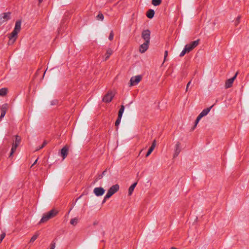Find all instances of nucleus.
Listing matches in <instances>:
<instances>
[{"instance_id":"25","label":"nucleus","mask_w":249,"mask_h":249,"mask_svg":"<svg viewBox=\"0 0 249 249\" xmlns=\"http://www.w3.org/2000/svg\"><path fill=\"white\" fill-rule=\"evenodd\" d=\"M77 222H78V219L77 218H73V219H71V221H70V223L72 225H75L77 224Z\"/></svg>"},{"instance_id":"5","label":"nucleus","mask_w":249,"mask_h":249,"mask_svg":"<svg viewBox=\"0 0 249 249\" xmlns=\"http://www.w3.org/2000/svg\"><path fill=\"white\" fill-rule=\"evenodd\" d=\"M199 42V39H197V40L193 41L190 43L186 45L185 46V49L187 50L188 53L192 51L194 48H195L198 44Z\"/></svg>"},{"instance_id":"2","label":"nucleus","mask_w":249,"mask_h":249,"mask_svg":"<svg viewBox=\"0 0 249 249\" xmlns=\"http://www.w3.org/2000/svg\"><path fill=\"white\" fill-rule=\"evenodd\" d=\"M58 212L55 209H52L50 211L44 213L42 218L40 220V223H44L48 221L49 219L55 216Z\"/></svg>"},{"instance_id":"31","label":"nucleus","mask_w":249,"mask_h":249,"mask_svg":"<svg viewBox=\"0 0 249 249\" xmlns=\"http://www.w3.org/2000/svg\"><path fill=\"white\" fill-rule=\"evenodd\" d=\"M113 37H114L113 32V31H111L110 33L109 37H108V39L110 40H112L113 39Z\"/></svg>"},{"instance_id":"38","label":"nucleus","mask_w":249,"mask_h":249,"mask_svg":"<svg viewBox=\"0 0 249 249\" xmlns=\"http://www.w3.org/2000/svg\"><path fill=\"white\" fill-rule=\"evenodd\" d=\"M170 249H177L175 247H172Z\"/></svg>"},{"instance_id":"22","label":"nucleus","mask_w":249,"mask_h":249,"mask_svg":"<svg viewBox=\"0 0 249 249\" xmlns=\"http://www.w3.org/2000/svg\"><path fill=\"white\" fill-rule=\"evenodd\" d=\"M161 0H152V4L154 6H158L161 3Z\"/></svg>"},{"instance_id":"7","label":"nucleus","mask_w":249,"mask_h":249,"mask_svg":"<svg viewBox=\"0 0 249 249\" xmlns=\"http://www.w3.org/2000/svg\"><path fill=\"white\" fill-rule=\"evenodd\" d=\"M114 96V93L112 91H109L103 97V101L105 103L111 102Z\"/></svg>"},{"instance_id":"34","label":"nucleus","mask_w":249,"mask_h":249,"mask_svg":"<svg viewBox=\"0 0 249 249\" xmlns=\"http://www.w3.org/2000/svg\"><path fill=\"white\" fill-rule=\"evenodd\" d=\"M55 244L54 243H52L51 244V246H50V249H54L55 248Z\"/></svg>"},{"instance_id":"14","label":"nucleus","mask_w":249,"mask_h":249,"mask_svg":"<svg viewBox=\"0 0 249 249\" xmlns=\"http://www.w3.org/2000/svg\"><path fill=\"white\" fill-rule=\"evenodd\" d=\"M69 146L65 145L62 149L61 151V156L63 157L64 160L67 156L68 154Z\"/></svg>"},{"instance_id":"6","label":"nucleus","mask_w":249,"mask_h":249,"mask_svg":"<svg viewBox=\"0 0 249 249\" xmlns=\"http://www.w3.org/2000/svg\"><path fill=\"white\" fill-rule=\"evenodd\" d=\"M142 79V75H136L131 77L130 80V86L137 85Z\"/></svg>"},{"instance_id":"28","label":"nucleus","mask_w":249,"mask_h":249,"mask_svg":"<svg viewBox=\"0 0 249 249\" xmlns=\"http://www.w3.org/2000/svg\"><path fill=\"white\" fill-rule=\"evenodd\" d=\"M121 118H122V117H120L118 116V118H117V120L116 121L115 123V126H116V127H118V125H119V124H120V122H121Z\"/></svg>"},{"instance_id":"21","label":"nucleus","mask_w":249,"mask_h":249,"mask_svg":"<svg viewBox=\"0 0 249 249\" xmlns=\"http://www.w3.org/2000/svg\"><path fill=\"white\" fill-rule=\"evenodd\" d=\"M8 91V89L7 88H2L0 89V96H5L6 95Z\"/></svg>"},{"instance_id":"30","label":"nucleus","mask_w":249,"mask_h":249,"mask_svg":"<svg viewBox=\"0 0 249 249\" xmlns=\"http://www.w3.org/2000/svg\"><path fill=\"white\" fill-rule=\"evenodd\" d=\"M186 53H188V52L184 47V49L180 54V56H183Z\"/></svg>"},{"instance_id":"1","label":"nucleus","mask_w":249,"mask_h":249,"mask_svg":"<svg viewBox=\"0 0 249 249\" xmlns=\"http://www.w3.org/2000/svg\"><path fill=\"white\" fill-rule=\"evenodd\" d=\"M21 30V22L18 20L16 22L15 26L13 32L9 35L8 44L12 45L18 38V34Z\"/></svg>"},{"instance_id":"17","label":"nucleus","mask_w":249,"mask_h":249,"mask_svg":"<svg viewBox=\"0 0 249 249\" xmlns=\"http://www.w3.org/2000/svg\"><path fill=\"white\" fill-rule=\"evenodd\" d=\"M112 53H113V51L111 49L109 48L107 50L106 53H105V54L104 55V58H105V61L107 60L109 58L110 56L112 54Z\"/></svg>"},{"instance_id":"29","label":"nucleus","mask_w":249,"mask_h":249,"mask_svg":"<svg viewBox=\"0 0 249 249\" xmlns=\"http://www.w3.org/2000/svg\"><path fill=\"white\" fill-rule=\"evenodd\" d=\"M201 118H199V117L198 116L196 121H195V126H194V127L193 128V130H194L195 129V128L196 127V126L197 125V124L198 123L199 121H200V120L201 119Z\"/></svg>"},{"instance_id":"3","label":"nucleus","mask_w":249,"mask_h":249,"mask_svg":"<svg viewBox=\"0 0 249 249\" xmlns=\"http://www.w3.org/2000/svg\"><path fill=\"white\" fill-rule=\"evenodd\" d=\"M120 188V186L118 184L111 186L107 190V193L104 197V201H105L107 199L109 198L117 192Z\"/></svg>"},{"instance_id":"4","label":"nucleus","mask_w":249,"mask_h":249,"mask_svg":"<svg viewBox=\"0 0 249 249\" xmlns=\"http://www.w3.org/2000/svg\"><path fill=\"white\" fill-rule=\"evenodd\" d=\"M15 140L13 141L12 146L9 155V158L12 157L14 153L15 152L17 147L19 145L21 142V138L18 136H15Z\"/></svg>"},{"instance_id":"35","label":"nucleus","mask_w":249,"mask_h":249,"mask_svg":"<svg viewBox=\"0 0 249 249\" xmlns=\"http://www.w3.org/2000/svg\"><path fill=\"white\" fill-rule=\"evenodd\" d=\"M167 55H168V52L167 51H166L165 52V54H164V61H165Z\"/></svg>"},{"instance_id":"20","label":"nucleus","mask_w":249,"mask_h":249,"mask_svg":"<svg viewBox=\"0 0 249 249\" xmlns=\"http://www.w3.org/2000/svg\"><path fill=\"white\" fill-rule=\"evenodd\" d=\"M154 11L152 9H149L146 12V16L149 18H152L154 15Z\"/></svg>"},{"instance_id":"39","label":"nucleus","mask_w":249,"mask_h":249,"mask_svg":"<svg viewBox=\"0 0 249 249\" xmlns=\"http://www.w3.org/2000/svg\"><path fill=\"white\" fill-rule=\"evenodd\" d=\"M37 160H36L35 161V162H34V164H36V163Z\"/></svg>"},{"instance_id":"11","label":"nucleus","mask_w":249,"mask_h":249,"mask_svg":"<svg viewBox=\"0 0 249 249\" xmlns=\"http://www.w3.org/2000/svg\"><path fill=\"white\" fill-rule=\"evenodd\" d=\"M93 192L96 196H99L103 195L105 192V190L102 187H96L94 189Z\"/></svg>"},{"instance_id":"32","label":"nucleus","mask_w":249,"mask_h":249,"mask_svg":"<svg viewBox=\"0 0 249 249\" xmlns=\"http://www.w3.org/2000/svg\"><path fill=\"white\" fill-rule=\"evenodd\" d=\"M5 233H2L0 235V243L1 242V241H2V240L4 239V238L5 237Z\"/></svg>"},{"instance_id":"36","label":"nucleus","mask_w":249,"mask_h":249,"mask_svg":"<svg viewBox=\"0 0 249 249\" xmlns=\"http://www.w3.org/2000/svg\"><path fill=\"white\" fill-rule=\"evenodd\" d=\"M191 83V81H189L188 84H187V86H186V91H187L188 90V87H189V85Z\"/></svg>"},{"instance_id":"9","label":"nucleus","mask_w":249,"mask_h":249,"mask_svg":"<svg viewBox=\"0 0 249 249\" xmlns=\"http://www.w3.org/2000/svg\"><path fill=\"white\" fill-rule=\"evenodd\" d=\"M150 32L148 30H144L142 34V37L143 39L145 42H150Z\"/></svg>"},{"instance_id":"16","label":"nucleus","mask_w":249,"mask_h":249,"mask_svg":"<svg viewBox=\"0 0 249 249\" xmlns=\"http://www.w3.org/2000/svg\"><path fill=\"white\" fill-rule=\"evenodd\" d=\"M156 145V141L155 140L153 141L151 147L149 148L148 152H147V153L146 154V157H148L151 154V153L152 152V151L155 148Z\"/></svg>"},{"instance_id":"12","label":"nucleus","mask_w":249,"mask_h":249,"mask_svg":"<svg viewBox=\"0 0 249 249\" xmlns=\"http://www.w3.org/2000/svg\"><path fill=\"white\" fill-rule=\"evenodd\" d=\"M237 75V73H236L235 74V75H234V76H233L232 78H230L226 81L225 85V87L226 89H228L229 88H231L232 86L233 81L236 78Z\"/></svg>"},{"instance_id":"26","label":"nucleus","mask_w":249,"mask_h":249,"mask_svg":"<svg viewBox=\"0 0 249 249\" xmlns=\"http://www.w3.org/2000/svg\"><path fill=\"white\" fill-rule=\"evenodd\" d=\"M241 17L238 16L235 20L234 24L235 26H237L240 22Z\"/></svg>"},{"instance_id":"18","label":"nucleus","mask_w":249,"mask_h":249,"mask_svg":"<svg viewBox=\"0 0 249 249\" xmlns=\"http://www.w3.org/2000/svg\"><path fill=\"white\" fill-rule=\"evenodd\" d=\"M7 109V105H4L2 106V107L1 108V113L0 116V120L5 116Z\"/></svg>"},{"instance_id":"13","label":"nucleus","mask_w":249,"mask_h":249,"mask_svg":"<svg viewBox=\"0 0 249 249\" xmlns=\"http://www.w3.org/2000/svg\"><path fill=\"white\" fill-rule=\"evenodd\" d=\"M149 45V43L144 42V43L141 45L139 47V51L140 53H145L148 49Z\"/></svg>"},{"instance_id":"24","label":"nucleus","mask_w":249,"mask_h":249,"mask_svg":"<svg viewBox=\"0 0 249 249\" xmlns=\"http://www.w3.org/2000/svg\"><path fill=\"white\" fill-rule=\"evenodd\" d=\"M104 17L102 13H99L96 17V19L98 20L103 21L104 20Z\"/></svg>"},{"instance_id":"15","label":"nucleus","mask_w":249,"mask_h":249,"mask_svg":"<svg viewBox=\"0 0 249 249\" xmlns=\"http://www.w3.org/2000/svg\"><path fill=\"white\" fill-rule=\"evenodd\" d=\"M213 105L210 107L204 109L198 115L199 118H202L203 117L206 116L210 112V111L211 110V108L213 107Z\"/></svg>"},{"instance_id":"37","label":"nucleus","mask_w":249,"mask_h":249,"mask_svg":"<svg viewBox=\"0 0 249 249\" xmlns=\"http://www.w3.org/2000/svg\"><path fill=\"white\" fill-rule=\"evenodd\" d=\"M43 0H38V2H39V4L41 3L42 1H43Z\"/></svg>"},{"instance_id":"8","label":"nucleus","mask_w":249,"mask_h":249,"mask_svg":"<svg viewBox=\"0 0 249 249\" xmlns=\"http://www.w3.org/2000/svg\"><path fill=\"white\" fill-rule=\"evenodd\" d=\"M181 151V143L179 142H177L174 147V153L173 158H176Z\"/></svg>"},{"instance_id":"27","label":"nucleus","mask_w":249,"mask_h":249,"mask_svg":"<svg viewBox=\"0 0 249 249\" xmlns=\"http://www.w3.org/2000/svg\"><path fill=\"white\" fill-rule=\"evenodd\" d=\"M37 237H38L37 234H36L34 235L31 238L30 242H31V243L34 242L36 239Z\"/></svg>"},{"instance_id":"10","label":"nucleus","mask_w":249,"mask_h":249,"mask_svg":"<svg viewBox=\"0 0 249 249\" xmlns=\"http://www.w3.org/2000/svg\"><path fill=\"white\" fill-rule=\"evenodd\" d=\"M9 13H4L0 15V25L6 22L10 19Z\"/></svg>"},{"instance_id":"33","label":"nucleus","mask_w":249,"mask_h":249,"mask_svg":"<svg viewBox=\"0 0 249 249\" xmlns=\"http://www.w3.org/2000/svg\"><path fill=\"white\" fill-rule=\"evenodd\" d=\"M47 142H46V141H44V142H43V143H42V145H41V146H40L38 148H37V149H36V150H39V149H40L42 148L44 146H45L47 144Z\"/></svg>"},{"instance_id":"19","label":"nucleus","mask_w":249,"mask_h":249,"mask_svg":"<svg viewBox=\"0 0 249 249\" xmlns=\"http://www.w3.org/2000/svg\"><path fill=\"white\" fill-rule=\"evenodd\" d=\"M137 183L135 182L130 186V187L128 189V196H130L132 195L133 192L136 186L137 185Z\"/></svg>"},{"instance_id":"23","label":"nucleus","mask_w":249,"mask_h":249,"mask_svg":"<svg viewBox=\"0 0 249 249\" xmlns=\"http://www.w3.org/2000/svg\"><path fill=\"white\" fill-rule=\"evenodd\" d=\"M124 107L123 105H122L121 107V108H120L118 112V116L119 117H122L123 113L124 111Z\"/></svg>"}]
</instances>
